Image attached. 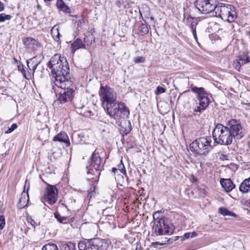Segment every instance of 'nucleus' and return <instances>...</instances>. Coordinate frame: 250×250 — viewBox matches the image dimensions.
Wrapping results in <instances>:
<instances>
[{"mask_svg":"<svg viewBox=\"0 0 250 250\" xmlns=\"http://www.w3.org/2000/svg\"><path fill=\"white\" fill-rule=\"evenodd\" d=\"M219 212L224 216H236V214L225 208H220Z\"/></svg>","mask_w":250,"mask_h":250,"instance_id":"obj_26","label":"nucleus"},{"mask_svg":"<svg viewBox=\"0 0 250 250\" xmlns=\"http://www.w3.org/2000/svg\"><path fill=\"white\" fill-rule=\"evenodd\" d=\"M211 142L210 137L199 138L190 144V150L200 155H207L213 148Z\"/></svg>","mask_w":250,"mask_h":250,"instance_id":"obj_4","label":"nucleus"},{"mask_svg":"<svg viewBox=\"0 0 250 250\" xmlns=\"http://www.w3.org/2000/svg\"><path fill=\"white\" fill-rule=\"evenodd\" d=\"M17 128V125L16 124H13L10 127H9L5 132L6 134L10 133L13 132L15 129Z\"/></svg>","mask_w":250,"mask_h":250,"instance_id":"obj_38","label":"nucleus"},{"mask_svg":"<svg viewBox=\"0 0 250 250\" xmlns=\"http://www.w3.org/2000/svg\"><path fill=\"white\" fill-rule=\"evenodd\" d=\"M153 229L157 235H169L173 234L175 227L168 219L162 218L155 222Z\"/></svg>","mask_w":250,"mask_h":250,"instance_id":"obj_7","label":"nucleus"},{"mask_svg":"<svg viewBox=\"0 0 250 250\" xmlns=\"http://www.w3.org/2000/svg\"><path fill=\"white\" fill-rule=\"evenodd\" d=\"M165 91L166 89L164 88L159 86L156 88L155 94L156 95H159V94L165 92Z\"/></svg>","mask_w":250,"mask_h":250,"instance_id":"obj_40","label":"nucleus"},{"mask_svg":"<svg viewBox=\"0 0 250 250\" xmlns=\"http://www.w3.org/2000/svg\"><path fill=\"white\" fill-rule=\"evenodd\" d=\"M4 9V4L0 1V12L3 11Z\"/></svg>","mask_w":250,"mask_h":250,"instance_id":"obj_45","label":"nucleus"},{"mask_svg":"<svg viewBox=\"0 0 250 250\" xmlns=\"http://www.w3.org/2000/svg\"><path fill=\"white\" fill-rule=\"evenodd\" d=\"M29 201V195L27 192H23L21 193V197L20 198L19 201L17 204V207L19 208H22L26 206L27 203Z\"/></svg>","mask_w":250,"mask_h":250,"instance_id":"obj_16","label":"nucleus"},{"mask_svg":"<svg viewBox=\"0 0 250 250\" xmlns=\"http://www.w3.org/2000/svg\"><path fill=\"white\" fill-rule=\"evenodd\" d=\"M191 237V233H186L185 234H184V238L185 239H188L189 237Z\"/></svg>","mask_w":250,"mask_h":250,"instance_id":"obj_44","label":"nucleus"},{"mask_svg":"<svg viewBox=\"0 0 250 250\" xmlns=\"http://www.w3.org/2000/svg\"><path fill=\"white\" fill-rule=\"evenodd\" d=\"M245 63H246V62L241 55H240L238 58L233 62V64L236 70L240 71L241 66Z\"/></svg>","mask_w":250,"mask_h":250,"instance_id":"obj_22","label":"nucleus"},{"mask_svg":"<svg viewBox=\"0 0 250 250\" xmlns=\"http://www.w3.org/2000/svg\"><path fill=\"white\" fill-rule=\"evenodd\" d=\"M11 18V16L10 15H6L5 13H2L0 14V22H3L5 20H9Z\"/></svg>","mask_w":250,"mask_h":250,"instance_id":"obj_32","label":"nucleus"},{"mask_svg":"<svg viewBox=\"0 0 250 250\" xmlns=\"http://www.w3.org/2000/svg\"><path fill=\"white\" fill-rule=\"evenodd\" d=\"M239 190L242 193H246L250 191V177L245 179L239 186Z\"/></svg>","mask_w":250,"mask_h":250,"instance_id":"obj_17","label":"nucleus"},{"mask_svg":"<svg viewBox=\"0 0 250 250\" xmlns=\"http://www.w3.org/2000/svg\"><path fill=\"white\" fill-rule=\"evenodd\" d=\"M5 225V218L2 215H0V229H2Z\"/></svg>","mask_w":250,"mask_h":250,"instance_id":"obj_39","label":"nucleus"},{"mask_svg":"<svg viewBox=\"0 0 250 250\" xmlns=\"http://www.w3.org/2000/svg\"><path fill=\"white\" fill-rule=\"evenodd\" d=\"M55 217L58 220V221L61 223H65V221L66 220V218L65 217L62 216L59 212H55L54 214Z\"/></svg>","mask_w":250,"mask_h":250,"instance_id":"obj_30","label":"nucleus"},{"mask_svg":"<svg viewBox=\"0 0 250 250\" xmlns=\"http://www.w3.org/2000/svg\"><path fill=\"white\" fill-rule=\"evenodd\" d=\"M197 235V233L195 232L192 233L191 235V238H193Z\"/></svg>","mask_w":250,"mask_h":250,"instance_id":"obj_48","label":"nucleus"},{"mask_svg":"<svg viewBox=\"0 0 250 250\" xmlns=\"http://www.w3.org/2000/svg\"><path fill=\"white\" fill-rule=\"evenodd\" d=\"M88 248L91 249L100 250L102 248L105 242L104 239L100 238H94L87 241Z\"/></svg>","mask_w":250,"mask_h":250,"instance_id":"obj_12","label":"nucleus"},{"mask_svg":"<svg viewBox=\"0 0 250 250\" xmlns=\"http://www.w3.org/2000/svg\"><path fill=\"white\" fill-rule=\"evenodd\" d=\"M71 0H65V1H70Z\"/></svg>","mask_w":250,"mask_h":250,"instance_id":"obj_54","label":"nucleus"},{"mask_svg":"<svg viewBox=\"0 0 250 250\" xmlns=\"http://www.w3.org/2000/svg\"><path fill=\"white\" fill-rule=\"evenodd\" d=\"M159 214V212H156L153 213V217L154 219H156V222L158 221L159 219H161V218H159L158 216V214Z\"/></svg>","mask_w":250,"mask_h":250,"instance_id":"obj_41","label":"nucleus"},{"mask_svg":"<svg viewBox=\"0 0 250 250\" xmlns=\"http://www.w3.org/2000/svg\"><path fill=\"white\" fill-rule=\"evenodd\" d=\"M42 250H59L56 244L48 243L44 245Z\"/></svg>","mask_w":250,"mask_h":250,"instance_id":"obj_27","label":"nucleus"},{"mask_svg":"<svg viewBox=\"0 0 250 250\" xmlns=\"http://www.w3.org/2000/svg\"><path fill=\"white\" fill-rule=\"evenodd\" d=\"M53 141L63 142L66 144V146H68L70 145V141L69 140V138L66 133H65L64 132H61L60 133H59L57 135L55 136L53 138Z\"/></svg>","mask_w":250,"mask_h":250,"instance_id":"obj_15","label":"nucleus"},{"mask_svg":"<svg viewBox=\"0 0 250 250\" xmlns=\"http://www.w3.org/2000/svg\"><path fill=\"white\" fill-rule=\"evenodd\" d=\"M156 244H158L159 243L158 242H156Z\"/></svg>","mask_w":250,"mask_h":250,"instance_id":"obj_55","label":"nucleus"},{"mask_svg":"<svg viewBox=\"0 0 250 250\" xmlns=\"http://www.w3.org/2000/svg\"><path fill=\"white\" fill-rule=\"evenodd\" d=\"M248 206L250 208V199H249L248 201Z\"/></svg>","mask_w":250,"mask_h":250,"instance_id":"obj_50","label":"nucleus"},{"mask_svg":"<svg viewBox=\"0 0 250 250\" xmlns=\"http://www.w3.org/2000/svg\"><path fill=\"white\" fill-rule=\"evenodd\" d=\"M191 90L197 94V98L199 101V104L194 110L195 112H201L205 110L208 106L209 99L208 98V94L203 87H193Z\"/></svg>","mask_w":250,"mask_h":250,"instance_id":"obj_8","label":"nucleus"},{"mask_svg":"<svg viewBox=\"0 0 250 250\" xmlns=\"http://www.w3.org/2000/svg\"><path fill=\"white\" fill-rule=\"evenodd\" d=\"M220 183L226 192H229L235 188V185L230 179L221 178Z\"/></svg>","mask_w":250,"mask_h":250,"instance_id":"obj_14","label":"nucleus"},{"mask_svg":"<svg viewBox=\"0 0 250 250\" xmlns=\"http://www.w3.org/2000/svg\"><path fill=\"white\" fill-rule=\"evenodd\" d=\"M215 13L216 17L229 23L234 22L237 17L235 8L229 4H218L216 6Z\"/></svg>","mask_w":250,"mask_h":250,"instance_id":"obj_5","label":"nucleus"},{"mask_svg":"<svg viewBox=\"0 0 250 250\" xmlns=\"http://www.w3.org/2000/svg\"><path fill=\"white\" fill-rule=\"evenodd\" d=\"M68 86V87H60L63 89V90L60 92V95L58 98V101L60 104H64L71 101L74 96V92L73 87Z\"/></svg>","mask_w":250,"mask_h":250,"instance_id":"obj_11","label":"nucleus"},{"mask_svg":"<svg viewBox=\"0 0 250 250\" xmlns=\"http://www.w3.org/2000/svg\"><path fill=\"white\" fill-rule=\"evenodd\" d=\"M193 18L191 17L190 16H188V17L187 19V21H188L189 22H191L190 24V28L192 31V32H193L194 31H196V26L197 24V22L193 21Z\"/></svg>","mask_w":250,"mask_h":250,"instance_id":"obj_28","label":"nucleus"},{"mask_svg":"<svg viewBox=\"0 0 250 250\" xmlns=\"http://www.w3.org/2000/svg\"><path fill=\"white\" fill-rule=\"evenodd\" d=\"M123 3V1H122L121 0H118L116 1L115 4L117 5L119 8L121 7L122 4Z\"/></svg>","mask_w":250,"mask_h":250,"instance_id":"obj_42","label":"nucleus"},{"mask_svg":"<svg viewBox=\"0 0 250 250\" xmlns=\"http://www.w3.org/2000/svg\"><path fill=\"white\" fill-rule=\"evenodd\" d=\"M84 47L85 44L80 39H77L71 45L72 50L74 52L80 48H84Z\"/></svg>","mask_w":250,"mask_h":250,"instance_id":"obj_19","label":"nucleus"},{"mask_svg":"<svg viewBox=\"0 0 250 250\" xmlns=\"http://www.w3.org/2000/svg\"><path fill=\"white\" fill-rule=\"evenodd\" d=\"M241 56L247 62H250V51L244 52Z\"/></svg>","mask_w":250,"mask_h":250,"instance_id":"obj_31","label":"nucleus"},{"mask_svg":"<svg viewBox=\"0 0 250 250\" xmlns=\"http://www.w3.org/2000/svg\"><path fill=\"white\" fill-rule=\"evenodd\" d=\"M117 168L118 169V170H119L121 173H125V167L122 160L120 161V164L118 165V168Z\"/></svg>","mask_w":250,"mask_h":250,"instance_id":"obj_35","label":"nucleus"},{"mask_svg":"<svg viewBox=\"0 0 250 250\" xmlns=\"http://www.w3.org/2000/svg\"><path fill=\"white\" fill-rule=\"evenodd\" d=\"M54 75V84L58 87L72 86L73 79L69 76V66L66 59L60 54H55L47 64Z\"/></svg>","mask_w":250,"mask_h":250,"instance_id":"obj_3","label":"nucleus"},{"mask_svg":"<svg viewBox=\"0 0 250 250\" xmlns=\"http://www.w3.org/2000/svg\"><path fill=\"white\" fill-rule=\"evenodd\" d=\"M99 94L103 106L110 117L116 120L121 132L125 135L128 134L131 130L130 122L126 119L129 115V110L125 103L118 102L116 92L107 85L100 87Z\"/></svg>","mask_w":250,"mask_h":250,"instance_id":"obj_1","label":"nucleus"},{"mask_svg":"<svg viewBox=\"0 0 250 250\" xmlns=\"http://www.w3.org/2000/svg\"><path fill=\"white\" fill-rule=\"evenodd\" d=\"M37 8H38V9H40V8H41V6H40V5H38L37 6Z\"/></svg>","mask_w":250,"mask_h":250,"instance_id":"obj_51","label":"nucleus"},{"mask_svg":"<svg viewBox=\"0 0 250 250\" xmlns=\"http://www.w3.org/2000/svg\"><path fill=\"white\" fill-rule=\"evenodd\" d=\"M117 170H118V169L117 168L114 167L112 169V172L115 174L116 171H117Z\"/></svg>","mask_w":250,"mask_h":250,"instance_id":"obj_47","label":"nucleus"},{"mask_svg":"<svg viewBox=\"0 0 250 250\" xmlns=\"http://www.w3.org/2000/svg\"><path fill=\"white\" fill-rule=\"evenodd\" d=\"M64 247L65 250H70L69 247L67 245L64 246Z\"/></svg>","mask_w":250,"mask_h":250,"instance_id":"obj_49","label":"nucleus"},{"mask_svg":"<svg viewBox=\"0 0 250 250\" xmlns=\"http://www.w3.org/2000/svg\"><path fill=\"white\" fill-rule=\"evenodd\" d=\"M244 134V129L240 121L235 119L229 121L226 126L217 124L212 132L214 142L225 146L231 145L233 140L235 142L240 140Z\"/></svg>","mask_w":250,"mask_h":250,"instance_id":"obj_2","label":"nucleus"},{"mask_svg":"<svg viewBox=\"0 0 250 250\" xmlns=\"http://www.w3.org/2000/svg\"><path fill=\"white\" fill-rule=\"evenodd\" d=\"M14 62H17V59H14Z\"/></svg>","mask_w":250,"mask_h":250,"instance_id":"obj_52","label":"nucleus"},{"mask_svg":"<svg viewBox=\"0 0 250 250\" xmlns=\"http://www.w3.org/2000/svg\"><path fill=\"white\" fill-rule=\"evenodd\" d=\"M176 240V239H174L173 238V237H171V238H169L168 239H167V243H172L174 241H175Z\"/></svg>","mask_w":250,"mask_h":250,"instance_id":"obj_43","label":"nucleus"},{"mask_svg":"<svg viewBox=\"0 0 250 250\" xmlns=\"http://www.w3.org/2000/svg\"><path fill=\"white\" fill-rule=\"evenodd\" d=\"M139 31L143 35L148 33L149 30L146 24L142 23L139 27Z\"/></svg>","mask_w":250,"mask_h":250,"instance_id":"obj_29","label":"nucleus"},{"mask_svg":"<svg viewBox=\"0 0 250 250\" xmlns=\"http://www.w3.org/2000/svg\"><path fill=\"white\" fill-rule=\"evenodd\" d=\"M247 104V105H249V106H250V103H249V104Z\"/></svg>","mask_w":250,"mask_h":250,"instance_id":"obj_53","label":"nucleus"},{"mask_svg":"<svg viewBox=\"0 0 250 250\" xmlns=\"http://www.w3.org/2000/svg\"><path fill=\"white\" fill-rule=\"evenodd\" d=\"M76 108L77 109V112L84 116H89L90 115V111H87L84 105L80 106L78 104H76Z\"/></svg>","mask_w":250,"mask_h":250,"instance_id":"obj_25","label":"nucleus"},{"mask_svg":"<svg viewBox=\"0 0 250 250\" xmlns=\"http://www.w3.org/2000/svg\"><path fill=\"white\" fill-rule=\"evenodd\" d=\"M26 219L27 222L30 224L34 228L36 226L38 225V224H37V223L30 216H27Z\"/></svg>","mask_w":250,"mask_h":250,"instance_id":"obj_37","label":"nucleus"},{"mask_svg":"<svg viewBox=\"0 0 250 250\" xmlns=\"http://www.w3.org/2000/svg\"><path fill=\"white\" fill-rule=\"evenodd\" d=\"M101 168V158L99 153L95 150L91 156L90 165L86 167L87 178L93 179L94 181L98 180L100 175Z\"/></svg>","mask_w":250,"mask_h":250,"instance_id":"obj_6","label":"nucleus"},{"mask_svg":"<svg viewBox=\"0 0 250 250\" xmlns=\"http://www.w3.org/2000/svg\"><path fill=\"white\" fill-rule=\"evenodd\" d=\"M56 6L58 9L65 13H71V9L63 0H57Z\"/></svg>","mask_w":250,"mask_h":250,"instance_id":"obj_18","label":"nucleus"},{"mask_svg":"<svg viewBox=\"0 0 250 250\" xmlns=\"http://www.w3.org/2000/svg\"><path fill=\"white\" fill-rule=\"evenodd\" d=\"M18 68L19 69H21V72L26 79L30 80L32 78L34 73L31 70H29L28 68H27V71L25 70L23 68V65L22 64L20 65H19Z\"/></svg>","mask_w":250,"mask_h":250,"instance_id":"obj_21","label":"nucleus"},{"mask_svg":"<svg viewBox=\"0 0 250 250\" xmlns=\"http://www.w3.org/2000/svg\"><path fill=\"white\" fill-rule=\"evenodd\" d=\"M88 247L87 243L85 241H81L78 243V248L79 250H84L86 247Z\"/></svg>","mask_w":250,"mask_h":250,"instance_id":"obj_34","label":"nucleus"},{"mask_svg":"<svg viewBox=\"0 0 250 250\" xmlns=\"http://www.w3.org/2000/svg\"><path fill=\"white\" fill-rule=\"evenodd\" d=\"M95 37L93 34L90 32H87L85 35L84 38V42L87 43V45L91 44L95 42Z\"/></svg>","mask_w":250,"mask_h":250,"instance_id":"obj_24","label":"nucleus"},{"mask_svg":"<svg viewBox=\"0 0 250 250\" xmlns=\"http://www.w3.org/2000/svg\"><path fill=\"white\" fill-rule=\"evenodd\" d=\"M145 61V58L144 57L140 56L134 58L133 62L136 63H143Z\"/></svg>","mask_w":250,"mask_h":250,"instance_id":"obj_36","label":"nucleus"},{"mask_svg":"<svg viewBox=\"0 0 250 250\" xmlns=\"http://www.w3.org/2000/svg\"><path fill=\"white\" fill-rule=\"evenodd\" d=\"M196 8L201 14H208L213 11L215 13L217 5L214 0H197L194 3Z\"/></svg>","mask_w":250,"mask_h":250,"instance_id":"obj_9","label":"nucleus"},{"mask_svg":"<svg viewBox=\"0 0 250 250\" xmlns=\"http://www.w3.org/2000/svg\"><path fill=\"white\" fill-rule=\"evenodd\" d=\"M192 34H193V37H194V39L196 41H197V34H196V30L194 31L193 32H192Z\"/></svg>","mask_w":250,"mask_h":250,"instance_id":"obj_46","label":"nucleus"},{"mask_svg":"<svg viewBox=\"0 0 250 250\" xmlns=\"http://www.w3.org/2000/svg\"><path fill=\"white\" fill-rule=\"evenodd\" d=\"M24 44L30 50L34 51L39 47V43L32 38H26L23 39Z\"/></svg>","mask_w":250,"mask_h":250,"instance_id":"obj_13","label":"nucleus"},{"mask_svg":"<svg viewBox=\"0 0 250 250\" xmlns=\"http://www.w3.org/2000/svg\"><path fill=\"white\" fill-rule=\"evenodd\" d=\"M58 191L55 186L48 185L45 189L44 199L50 205H54L58 199Z\"/></svg>","mask_w":250,"mask_h":250,"instance_id":"obj_10","label":"nucleus"},{"mask_svg":"<svg viewBox=\"0 0 250 250\" xmlns=\"http://www.w3.org/2000/svg\"><path fill=\"white\" fill-rule=\"evenodd\" d=\"M35 58H33L27 62L28 68L29 70H31L33 72V73L35 72V71L36 69L37 66L38 65V62H35Z\"/></svg>","mask_w":250,"mask_h":250,"instance_id":"obj_23","label":"nucleus"},{"mask_svg":"<svg viewBox=\"0 0 250 250\" xmlns=\"http://www.w3.org/2000/svg\"><path fill=\"white\" fill-rule=\"evenodd\" d=\"M51 34L54 40L57 42H60V34L58 27L57 25L54 26L51 30Z\"/></svg>","mask_w":250,"mask_h":250,"instance_id":"obj_20","label":"nucleus"},{"mask_svg":"<svg viewBox=\"0 0 250 250\" xmlns=\"http://www.w3.org/2000/svg\"><path fill=\"white\" fill-rule=\"evenodd\" d=\"M95 189L96 187L94 186L93 188H91L88 191L87 194V198L90 200L92 197L94 196L95 194Z\"/></svg>","mask_w":250,"mask_h":250,"instance_id":"obj_33","label":"nucleus"}]
</instances>
